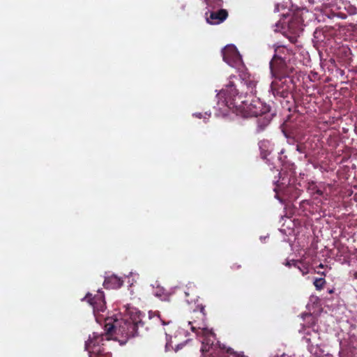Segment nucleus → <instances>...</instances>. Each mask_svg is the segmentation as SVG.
I'll use <instances>...</instances> for the list:
<instances>
[{"instance_id": "obj_1", "label": "nucleus", "mask_w": 357, "mask_h": 357, "mask_svg": "<svg viewBox=\"0 0 357 357\" xmlns=\"http://www.w3.org/2000/svg\"><path fill=\"white\" fill-rule=\"evenodd\" d=\"M90 296L91 294H88L84 299L87 300L90 305L93 306L96 321L100 323L102 319H105V331H107L105 335L107 340H110L114 335L128 338L136 334L138 325L142 321V314L137 308L130 305L126 307L125 316L130 319V322H128V318L121 319L111 317L105 319L102 315L99 314L103 312L105 310V302L102 292L98 291L97 295L93 298H91Z\"/></svg>"}, {"instance_id": "obj_2", "label": "nucleus", "mask_w": 357, "mask_h": 357, "mask_svg": "<svg viewBox=\"0 0 357 357\" xmlns=\"http://www.w3.org/2000/svg\"><path fill=\"white\" fill-rule=\"evenodd\" d=\"M235 75L229 77V83L217 95L218 104L220 109L226 107L237 115L243 117H258L259 115L270 112V106L261 101L255 96L247 98L238 96L233 79Z\"/></svg>"}, {"instance_id": "obj_3", "label": "nucleus", "mask_w": 357, "mask_h": 357, "mask_svg": "<svg viewBox=\"0 0 357 357\" xmlns=\"http://www.w3.org/2000/svg\"><path fill=\"white\" fill-rule=\"evenodd\" d=\"M270 69L275 78H289L293 68L287 66L286 58L275 54L270 61Z\"/></svg>"}, {"instance_id": "obj_4", "label": "nucleus", "mask_w": 357, "mask_h": 357, "mask_svg": "<svg viewBox=\"0 0 357 357\" xmlns=\"http://www.w3.org/2000/svg\"><path fill=\"white\" fill-rule=\"evenodd\" d=\"M222 54L224 61L229 66L235 68H239L242 66L241 56L234 45H227L222 50Z\"/></svg>"}, {"instance_id": "obj_5", "label": "nucleus", "mask_w": 357, "mask_h": 357, "mask_svg": "<svg viewBox=\"0 0 357 357\" xmlns=\"http://www.w3.org/2000/svg\"><path fill=\"white\" fill-rule=\"evenodd\" d=\"M107 334V331H105V334H98L96 333H93L92 335H90L88 340L85 344V349L90 354V357H91L92 354L94 355H100L102 351L101 345H103L102 342L104 340H107V337L105 335Z\"/></svg>"}, {"instance_id": "obj_6", "label": "nucleus", "mask_w": 357, "mask_h": 357, "mask_svg": "<svg viewBox=\"0 0 357 357\" xmlns=\"http://www.w3.org/2000/svg\"><path fill=\"white\" fill-rule=\"evenodd\" d=\"M196 333L202 338V346L201 351L202 352L208 351L213 347H215L214 344L215 340V335L211 331L207 328H199Z\"/></svg>"}, {"instance_id": "obj_7", "label": "nucleus", "mask_w": 357, "mask_h": 357, "mask_svg": "<svg viewBox=\"0 0 357 357\" xmlns=\"http://www.w3.org/2000/svg\"><path fill=\"white\" fill-rule=\"evenodd\" d=\"M272 82L271 88L275 96L287 98L289 95V85L287 84L288 78H275Z\"/></svg>"}, {"instance_id": "obj_8", "label": "nucleus", "mask_w": 357, "mask_h": 357, "mask_svg": "<svg viewBox=\"0 0 357 357\" xmlns=\"http://www.w3.org/2000/svg\"><path fill=\"white\" fill-rule=\"evenodd\" d=\"M239 76L242 80V82L247 87L248 91L245 98H247L249 96H255L257 93L256 87L258 84V80L257 78L254 75H252L251 74L244 70L241 72Z\"/></svg>"}, {"instance_id": "obj_9", "label": "nucleus", "mask_w": 357, "mask_h": 357, "mask_svg": "<svg viewBox=\"0 0 357 357\" xmlns=\"http://www.w3.org/2000/svg\"><path fill=\"white\" fill-rule=\"evenodd\" d=\"M228 17V12L225 9L218 10H208L205 13V18L207 23L213 25L220 24Z\"/></svg>"}, {"instance_id": "obj_10", "label": "nucleus", "mask_w": 357, "mask_h": 357, "mask_svg": "<svg viewBox=\"0 0 357 357\" xmlns=\"http://www.w3.org/2000/svg\"><path fill=\"white\" fill-rule=\"evenodd\" d=\"M307 190L313 199H317L319 197L325 198L324 191L322 189V186H318L313 181L307 183Z\"/></svg>"}, {"instance_id": "obj_11", "label": "nucleus", "mask_w": 357, "mask_h": 357, "mask_svg": "<svg viewBox=\"0 0 357 357\" xmlns=\"http://www.w3.org/2000/svg\"><path fill=\"white\" fill-rule=\"evenodd\" d=\"M123 281L116 275H111L105 278L104 286L106 288L117 289L122 286Z\"/></svg>"}, {"instance_id": "obj_12", "label": "nucleus", "mask_w": 357, "mask_h": 357, "mask_svg": "<svg viewBox=\"0 0 357 357\" xmlns=\"http://www.w3.org/2000/svg\"><path fill=\"white\" fill-rule=\"evenodd\" d=\"M273 116V114L270 113V112L259 115L257 119L259 131L263 130L269 124Z\"/></svg>"}, {"instance_id": "obj_13", "label": "nucleus", "mask_w": 357, "mask_h": 357, "mask_svg": "<svg viewBox=\"0 0 357 357\" xmlns=\"http://www.w3.org/2000/svg\"><path fill=\"white\" fill-rule=\"evenodd\" d=\"M204 1L212 10L221 7L223 3L222 0H204Z\"/></svg>"}, {"instance_id": "obj_14", "label": "nucleus", "mask_w": 357, "mask_h": 357, "mask_svg": "<svg viewBox=\"0 0 357 357\" xmlns=\"http://www.w3.org/2000/svg\"><path fill=\"white\" fill-rule=\"evenodd\" d=\"M325 283H326V281L324 278H317L314 281V284L315 287L317 288V289H319V290L323 288Z\"/></svg>"}, {"instance_id": "obj_15", "label": "nucleus", "mask_w": 357, "mask_h": 357, "mask_svg": "<svg viewBox=\"0 0 357 357\" xmlns=\"http://www.w3.org/2000/svg\"><path fill=\"white\" fill-rule=\"evenodd\" d=\"M318 337V334L317 333H314L312 338H308L307 337H305V339L307 342L310 343L312 346L314 344H317V342L315 341V339Z\"/></svg>"}, {"instance_id": "obj_16", "label": "nucleus", "mask_w": 357, "mask_h": 357, "mask_svg": "<svg viewBox=\"0 0 357 357\" xmlns=\"http://www.w3.org/2000/svg\"><path fill=\"white\" fill-rule=\"evenodd\" d=\"M298 268V269L302 273V274L303 275L307 274L309 273V270H308V268L307 266H303V267H301L300 266H298L297 264V266H296Z\"/></svg>"}, {"instance_id": "obj_17", "label": "nucleus", "mask_w": 357, "mask_h": 357, "mask_svg": "<svg viewBox=\"0 0 357 357\" xmlns=\"http://www.w3.org/2000/svg\"><path fill=\"white\" fill-rule=\"evenodd\" d=\"M297 264H298L297 261H295V260H288V261H286L285 266H289V267H291V266H294L296 267L297 266Z\"/></svg>"}, {"instance_id": "obj_18", "label": "nucleus", "mask_w": 357, "mask_h": 357, "mask_svg": "<svg viewBox=\"0 0 357 357\" xmlns=\"http://www.w3.org/2000/svg\"><path fill=\"white\" fill-rule=\"evenodd\" d=\"M284 51L289 52V50L284 46H280L275 49V52L277 53H280L281 52H284Z\"/></svg>"}, {"instance_id": "obj_19", "label": "nucleus", "mask_w": 357, "mask_h": 357, "mask_svg": "<svg viewBox=\"0 0 357 357\" xmlns=\"http://www.w3.org/2000/svg\"><path fill=\"white\" fill-rule=\"evenodd\" d=\"M296 150L299 153H304V146L303 145H301V144H298L296 146Z\"/></svg>"}, {"instance_id": "obj_20", "label": "nucleus", "mask_w": 357, "mask_h": 357, "mask_svg": "<svg viewBox=\"0 0 357 357\" xmlns=\"http://www.w3.org/2000/svg\"><path fill=\"white\" fill-rule=\"evenodd\" d=\"M162 290L160 289H158V290H157L154 294H155V295L156 296H158V297H161V296H162V294H162Z\"/></svg>"}, {"instance_id": "obj_21", "label": "nucleus", "mask_w": 357, "mask_h": 357, "mask_svg": "<svg viewBox=\"0 0 357 357\" xmlns=\"http://www.w3.org/2000/svg\"><path fill=\"white\" fill-rule=\"evenodd\" d=\"M169 339H168V337L167 336V343H166V346H165V349L166 350H169Z\"/></svg>"}, {"instance_id": "obj_22", "label": "nucleus", "mask_w": 357, "mask_h": 357, "mask_svg": "<svg viewBox=\"0 0 357 357\" xmlns=\"http://www.w3.org/2000/svg\"><path fill=\"white\" fill-rule=\"evenodd\" d=\"M132 275H135V277L138 278V275H137V274L134 273H132V272H130V275H128V277H129V276H132Z\"/></svg>"}, {"instance_id": "obj_23", "label": "nucleus", "mask_w": 357, "mask_h": 357, "mask_svg": "<svg viewBox=\"0 0 357 357\" xmlns=\"http://www.w3.org/2000/svg\"><path fill=\"white\" fill-rule=\"evenodd\" d=\"M194 116H195L197 118H202V114L201 113H199V114H195Z\"/></svg>"}, {"instance_id": "obj_24", "label": "nucleus", "mask_w": 357, "mask_h": 357, "mask_svg": "<svg viewBox=\"0 0 357 357\" xmlns=\"http://www.w3.org/2000/svg\"><path fill=\"white\" fill-rule=\"evenodd\" d=\"M227 353H231V354L233 353L232 349L231 348H227Z\"/></svg>"}, {"instance_id": "obj_25", "label": "nucleus", "mask_w": 357, "mask_h": 357, "mask_svg": "<svg viewBox=\"0 0 357 357\" xmlns=\"http://www.w3.org/2000/svg\"><path fill=\"white\" fill-rule=\"evenodd\" d=\"M154 314L153 312H149V317H150V318H152V317H152V314Z\"/></svg>"}, {"instance_id": "obj_26", "label": "nucleus", "mask_w": 357, "mask_h": 357, "mask_svg": "<svg viewBox=\"0 0 357 357\" xmlns=\"http://www.w3.org/2000/svg\"><path fill=\"white\" fill-rule=\"evenodd\" d=\"M280 357H292V356H287L286 354H283Z\"/></svg>"}, {"instance_id": "obj_27", "label": "nucleus", "mask_w": 357, "mask_h": 357, "mask_svg": "<svg viewBox=\"0 0 357 357\" xmlns=\"http://www.w3.org/2000/svg\"><path fill=\"white\" fill-rule=\"evenodd\" d=\"M191 328H192V330L193 331H195V327H193V326H192Z\"/></svg>"}, {"instance_id": "obj_28", "label": "nucleus", "mask_w": 357, "mask_h": 357, "mask_svg": "<svg viewBox=\"0 0 357 357\" xmlns=\"http://www.w3.org/2000/svg\"><path fill=\"white\" fill-rule=\"evenodd\" d=\"M178 349H179V345L177 346V347L175 350L177 351V350H178Z\"/></svg>"}, {"instance_id": "obj_29", "label": "nucleus", "mask_w": 357, "mask_h": 357, "mask_svg": "<svg viewBox=\"0 0 357 357\" xmlns=\"http://www.w3.org/2000/svg\"><path fill=\"white\" fill-rule=\"evenodd\" d=\"M100 357H102V356H100Z\"/></svg>"}]
</instances>
